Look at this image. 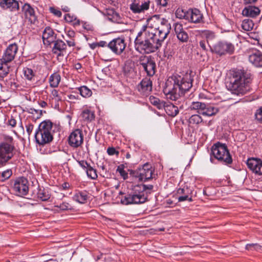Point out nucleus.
<instances>
[{
    "instance_id": "nucleus-59",
    "label": "nucleus",
    "mask_w": 262,
    "mask_h": 262,
    "mask_svg": "<svg viewBox=\"0 0 262 262\" xmlns=\"http://www.w3.org/2000/svg\"><path fill=\"white\" fill-rule=\"evenodd\" d=\"M200 47L204 51H206L207 49L206 47L205 41L204 40H201L199 42Z\"/></svg>"
},
{
    "instance_id": "nucleus-42",
    "label": "nucleus",
    "mask_w": 262,
    "mask_h": 262,
    "mask_svg": "<svg viewBox=\"0 0 262 262\" xmlns=\"http://www.w3.org/2000/svg\"><path fill=\"white\" fill-rule=\"evenodd\" d=\"M110 13H108V14L110 15V16L108 17V19L113 22H118V20L119 19L118 14L114 12L113 10H110Z\"/></svg>"
},
{
    "instance_id": "nucleus-17",
    "label": "nucleus",
    "mask_w": 262,
    "mask_h": 262,
    "mask_svg": "<svg viewBox=\"0 0 262 262\" xmlns=\"http://www.w3.org/2000/svg\"><path fill=\"white\" fill-rule=\"evenodd\" d=\"M57 34L55 33L53 30L49 27H46L42 33V40L45 45L49 46L56 39Z\"/></svg>"
},
{
    "instance_id": "nucleus-6",
    "label": "nucleus",
    "mask_w": 262,
    "mask_h": 262,
    "mask_svg": "<svg viewBox=\"0 0 262 262\" xmlns=\"http://www.w3.org/2000/svg\"><path fill=\"white\" fill-rule=\"evenodd\" d=\"M211 153L214 157L225 164H230L232 159L225 144L217 142L211 147Z\"/></svg>"
},
{
    "instance_id": "nucleus-7",
    "label": "nucleus",
    "mask_w": 262,
    "mask_h": 262,
    "mask_svg": "<svg viewBox=\"0 0 262 262\" xmlns=\"http://www.w3.org/2000/svg\"><path fill=\"white\" fill-rule=\"evenodd\" d=\"M14 146L12 139L9 142L0 143V167L5 166L14 156Z\"/></svg>"
},
{
    "instance_id": "nucleus-54",
    "label": "nucleus",
    "mask_w": 262,
    "mask_h": 262,
    "mask_svg": "<svg viewBox=\"0 0 262 262\" xmlns=\"http://www.w3.org/2000/svg\"><path fill=\"white\" fill-rule=\"evenodd\" d=\"M82 21H80L79 19H78L77 17L75 18V19L73 20L71 24L75 27L77 28L78 26H79Z\"/></svg>"
},
{
    "instance_id": "nucleus-25",
    "label": "nucleus",
    "mask_w": 262,
    "mask_h": 262,
    "mask_svg": "<svg viewBox=\"0 0 262 262\" xmlns=\"http://www.w3.org/2000/svg\"><path fill=\"white\" fill-rule=\"evenodd\" d=\"M191 193V191L188 187L179 188L177 191L178 195H181L178 198L179 202H183L185 201H188L189 202L192 201L191 196H190V194Z\"/></svg>"
},
{
    "instance_id": "nucleus-57",
    "label": "nucleus",
    "mask_w": 262,
    "mask_h": 262,
    "mask_svg": "<svg viewBox=\"0 0 262 262\" xmlns=\"http://www.w3.org/2000/svg\"><path fill=\"white\" fill-rule=\"evenodd\" d=\"M8 123L9 125L11 126L12 127H14L16 125V121L15 119L11 118L9 120Z\"/></svg>"
},
{
    "instance_id": "nucleus-63",
    "label": "nucleus",
    "mask_w": 262,
    "mask_h": 262,
    "mask_svg": "<svg viewBox=\"0 0 262 262\" xmlns=\"http://www.w3.org/2000/svg\"><path fill=\"white\" fill-rule=\"evenodd\" d=\"M89 46L91 49L94 50L98 47V43L97 42H93L89 44Z\"/></svg>"
},
{
    "instance_id": "nucleus-4",
    "label": "nucleus",
    "mask_w": 262,
    "mask_h": 262,
    "mask_svg": "<svg viewBox=\"0 0 262 262\" xmlns=\"http://www.w3.org/2000/svg\"><path fill=\"white\" fill-rule=\"evenodd\" d=\"M153 187L152 185H137L133 192L121 199V202L124 205L144 203L147 201V191L152 190Z\"/></svg>"
},
{
    "instance_id": "nucleus-46",
    "label": "nucleus",
    "mask_w": 262,
    "mask_h": 262,
    "mask_svg": "<svg viewBox=\"0 0 262 262\" xmlns=\"http://www.w3.org/2000/svg\"><path fill=\"white\" fill-rule=\"evenodd\" d=\"M76 17H77L75 16V15H74L73 14H71L70 13H68V14H65L64 18L65 21L67 23H71L72 21H73V20H74V19H75Z\"/></svg>"
},
{
    "instance_id": "nucleus-55",
    "label": "nucleus",
    "mask_w": 262,
    "mask_h": 262,
    "mask_svg": "<svg viewBox=\"0 0 262 262\" xmlns=\"http://www.w3.org/2000/svg\"><path fill=\"white\" fill-rule=\"evenodd\" d=\"M167 0H156L157 5L162 7H166L167 5Z\"/></svg>"
},
{
    "instance_id": "nucleus-20",
    "label": "nucleus",
    "mask_w": 262,
    "mask_h": 262,
    "mask_svg": "<svg viewBox=\"0 0 262 262\" xmlns=\"http://www.w3.org/2000/svg\"><path fill=\"white\" fill-rule=\"evenodd\" d=\"M203 15L201 11L196 8L187 11V19L193 23H200L203 21Z\"/></svg>"
},
{
    "instance_id": "nucleus-11",
    "label": "nucleus",
    "mask_w": 262,
    "mask_h": 262,
    "mask_svg": "<svg viewBox=\"0 0 262 262\" xmlns=\"http://www.w3.org/2000/svg\"><path fill=\"white\" fill-rule=\"evenodd\" d=\"M83 142L82 131L76 129L72 132L68 138L69 144L72 147L77 148L81 145Z\"/></svg>"
},
{
    "instance_id": "nucleus-8",
    "label": "nucleus",
    "mask_w": 262,
    "mask_h": 262,
    "mask_svg": "<svg viewBox=\"0 0 262 262\" xmlns=\"http://www.w3.org/2000/svg\"><path fill=\"white\" fill-rule=\"evenodd\" d=\"M211 52L220 56L226 54L232 55L235 51L234 45L226 41H220L212 46L209 45Z\"/></svg>"
},
{
    "instance_id": "nucleus-16",
    "label": "nucleus",
    "mask_w": 262,
    "mask_h": 262,
    "mask_svg": "<svg viewBox=\"0 0 262 262\" xmlns=\"http://www.w3.org/2000/svg\"><path fill=\"white\" fill-rule=\"evenodd\" d=\"M248 167L255 173L262 175V160L258 158H249L247 161Z\"/></svg>"
},
{
    "instance_id": "nucleus-22",
    "label": "nucleus",
    "mask_w": 262,
    "mask_h": 262,
    "mask_svg": "<svg viewBox=\"0 0 262 262\" xmlns=\"http://www.w3.org/2000/svg\"><path fill=\"white\" fill-rule=\"evenodd\" d=\"M0 7L4 10H9L10 11H15L19 10L18 2L16 0H1Z\"/></svg>"
},
{
    "instance_id": "nucleus-35",
    "label": "nucleus",
    "mask_w": 262,
    "mask_h": 262,
    "mask_svg": "<svg viewBox=\"0 0 262 262\" xmlns=\"http://www.w3.org/2000/svg\"><path fill=\"white\" fill-rule=\"evenodd\" d=\"M82 118L85 121H92L94 118V114L91 111L86 109L84 110L81 114Z\"/></svg>"
},
{
    "instance_id": "nucleus-60",
    "label": "nucleus",
    "mask_w": 262,
    "mask_h": 262,
    "mask_svg": "<svg viewBox=\"0 0 262 262\" xmlns=\"http://www.w3.org/2000/svg\"><path fill=\"white\" fill-rule=\"evenodd\" d=\"M98 43V47H107V45L108 43L105 41H100V42H97Z\"/></svg>"
},
{
    "instance_id": "nucleus-12",
    "label": "nucleus",
    "mask_w": 262,
    "mask_h": 262,
    "mask_svg": "<svg viewBox=\"0 0 262 262\" xmlns=\"http://www.w3.org/2000/svg\"><path fill=\"white\" fill-rule=\"evenodd\" d=\"M107 47L113 53L120 55L124 50L126 47V43L124 38L118 37L113 39L108 43Z\"/></svg>"
},
{
    "instance_id": "nucleus-23",
    "label": "nucleus",
    "mask_w": 262,
    "mask_h": 262,
    "mask_svg": "<svg viewBox=\"0 0 262 262\" xmlns=\"http://www.w3.org/2000/svg\"><path fill=\"white\" fill-rule=\"evenodd\" d=\"M249 61L257 67H262V53L258 50H255L249 56Z\"/></svg>"
},
{
    "instance_id": "nucleus-47",
    "label": "nucleus",
    "mask_w": 262,
    "mask_h": 262,
    "mask_svg": "<svg viewBox=\"0 0 262 262\" xmlns=\"http://www.w3.org/2000/svg\"><path fill=\"white\" fill-rule=\"evenodd\" d=\"M255 117L258 122L262 123V107L259 108L256 111Z\"/></svg>"
},
{
    "instance_id": "nucleus-32",
    "label": "nucleus",
    "mask_w": 262,
    "mask_h": 262,
    "mask_svg": "<svg viewBox=\"0 0 262 262\" xmlns=\"http://www.w3.org/2000/svg\"><path fill=\"white\" fill-rule=\"evenodd\" d=\"M81 96L84 98H89L92 95V92L88 87L85 85L76 88Z\"/></svg>"
},
{
    "instance_id": "nucleus-53",
    "label": "nucleus",
    "mask_w": 262,
    "mask_h": 262,
    "mask_svg": "<svg viewBox=\"0 0 262 262\" xmlns=\"http://www.w3.org/2000/svg\"><path fill=\"white\" fill-rule=\"evenodd\" d=\"M34 125L31 123H29L26 125V130L29 136L31 134Z\"/></svg>"
},
{
    "instance_id": "nucleus-9",
    "label": "nucleus",
    "mask_w": 262,
    "mask_h": 262,
    "mask_svg": "<svg viewBox=\"0 0 262 262\" xmlns=\"http://www.w3.org/2000/svg\"><path fill=\"white\" fill-rule=\"evenodd\" d=\"M153 170L148 164H145L142 167L135 170H130V174L133 177L138 178L140 181H147L152 178Z\"/></svg>"
},
{
    "instance_id": "nucleus-18",
    "label": "nucleus",
    "mask_w": 262,
    "mask_h": 262,
    "mask_svg": "<svg viewBox=\"0 0 262 262\" xmlns=\"http://www.w3.org/2000/svg\"><path fill=\"white\" fill-rule=\"evenodd\" d=\"M52 43L54 46L52 48V52L58 56H64L67 54V45L65 42L60 39H56L55 42Z\"/></svg>"
},
{
    "instance_id": "nucleus-24",
    "label": "nucleus",
    "mask_w": 262,
    "mask_h": 262,
    "mask_svg": "<svg viewBox=\"0 0 262 262\" xmlns=\"http://www.w3.org/2000/svg\"><path fill=\"white\" fill-rule=\"evenodd\" d=\"M138 90L145 95L148 94L152 90V82L148 78L143 79L138 85Z\"/></svg>"
},
{
    "instance_id": "nucleus-39",
    "label": "nucleus",
    "mask_w": 262,
    "mask_h": 262,
    "mask_svg": "<svg viewBox=\"0 0 262 262\" xmlns=\"http://www.w3.org/2000/svg\"><path fill=\"white\" fill-rule=\"evenodd\" d=\"M149 100L151 103L155 106H156L159 109H161L164 105L163 102H161L159 98H156L154 96H150Z\"/></svg>"
},
{
    "instance_id": "nucleus-41",
    "label": "nucleus",
    "mask_w": 262,
    "mask_h": 262,
    "mask_svg": "<svg viewBox=\"0 0 262 262\" xmlns=\"http://www.w3.org/2000/svg\"><path fill=\"white\" fill-rule=\"evenodd\" d=\"M8 62H4V64L0 70V77H4L6 76L9 72L10 68L7 65Z\"/></svg>"
},
{
    "instance_id": "nucleus-31",
    "label": "nucleus",
    "mask_w": 262,
    "mask_h": 262,
    "mask_svg": "<svg viewBox=\"0 0 262 262\" xmlns=\"http://www.w3.org/2000/svg\"><path fill=\"white\" fill-rule=\"evenodd\" d=\"M37 198L42 201H48L51 196L47 189L39 188L37 193Z\"/></svg>"
},
{
    "instance_id": "nucleus-28",
    "label": "nucleus",
    "mask_w": 262,
    "mask_h": 262,
    "mask_svg": "<svg viewBox=\"0 0 262 262\" xmlns=\"http://www.w3.org/2000/svg\"><path fill=\"white\" fill-rule=\"evenodd\" d=\"M88 199V192L86 191H79L75 194L73 199L80 203H85Z\"/></svg>"
},
{
    "instance_id": "nucleus-64",
    "label": "nucleus",
    "mask_w": 262,
    "mask_h": 262,
    "mask_svg": "<svg viewBox=\"0 0 262 262\" xmlns=\"http://www.w3.org/2000/svg\"><path fill=\"white\" fill-rule=\"evenodd\" d=\"M70 187V184L68 183H64L62 184V187L63 189H66Z\"/></svg>"
},
{
    "instance_id": "nucleus-61",
    "label": "nucleus",
    "mask_w": 262,
    "mask_h": 262,
    "mask_svg": "<svg viewBox=\"0 0 262 262\" xmlns=\"http://www.w3.org/2000/svg\"><path fill=\"white\" fill-rule=\"evenodd\" d=\"M257 0H243V3L245 5L252 4L255 3Z\"/></svg>"
},
{
    "instance_id": "nucleus-36",
    "label": "nucleus",
    "mask_w": 262,
    "mask_h": 262,
    "mask_svg": "<svg viewBox=\"0 0 262 262\" xmlns=\"http://www.w3.org/2000/svg\"><path fill=\"white\" fill-rule=\"evenodd\" d=\"M202 35L207 39L209 44V41L213 39L215 37V33L210 30H204L202 31Z\"/></svg>"
},
{
    "instance_id": "nucleus-38",
    "label": "nucleus",
    "mask_w": 262,
    "mask_h": 262,
    "mask_svg": "<svg viewBox=\"0 0 262 262\" xmlns=\"http://www.w3.org/2000/svg\"><path fill=\"white\" fill-rule=\"evenodd\" d=\"M87 176L91 179L95 180L97 178V171L91 165L85 171Z\"/></svg>"
},
{
    "instance_id": "nucleus-44",
    "label": "nucleus",
    "mask_w": 262,
    "mask_h": 262,
    "mask_svg": "<svg viewBox=\"0 0 262 262\" xmlns=\"http://www.w3.org/2000/svg\"><path fill=\"white\" fill-rule=\"evenodd\" d=\"M12 172L10 169H7L3 171L1 175V180L2 181H4L6 180L9 179L12 175Z\"/></svg>"
},
{
    "instance_id": "nucleus-52",
    "label": "nucleus",
    "mask_w": 262,
    "mask_h": 262,
    "mask_svg": "<svg viewBox=\"0 0 262 262\" xmlns=\"http://www.w3.org/2000/svg\"><path fill=\"white\" fill-rule=\"evenodd\" d=\"M117 171L120 173V175L123 178L124 180L127 178L128 173L123 168L118 167Z\"/></svg>"
},
{
    "instance_id": "nucleus-29",
    "label": "nucleus",
    "mask_w": 262,
    "mask_h": 262,
    "mask_svg": "<svg viewBox=\"0 0 262 262\" xmlns=\"http://www.w3.org/2000/svg\"><path fill=\"white\" fill-rule=\"evenodd\" d=\"M61 80V77L58 73H54L49 78L50 85L52 88H56L58 86Z\"/></svg>"
},
{
    "instance_id": "nucleus-43",
    "label": "nucleus",
    "mask_w": 262,
    "mask_h": 262,
    "mask_svg": "<svg viewBox=\"0 0 262 262\" xmlns=\"http://www.w3.org/2000/svg\"><path fill=\"white\" fill-rule=\"evenodd\" d=\"M176 16L177 18L182 19V18H185L187 19V12L186 13L184 12V11L181 9L178 8L177 9L176 11Z\"/></svg>"
},
{
    "instance_id": "nucleus-1",
    "label": "nucleus",
    "mask_w": 262,
    "mask_h": 262,
    "mask_svg": "<svg viewBox=\"0 0 262 262\" xmlns=\"http://www.w3.org/2000/svg\"><path fill=\"white\" fill-rule=\"evenodd\" d=\"M159 25L157 28L143 25L135 38V49L141 54H149L157 51L162 46L171 29L170 24L164 18L157 15Z\"/></svg>"
},
{
    "instance_id": "nucleus-30",
    "label": "nucleus",
    "mask_w": 262,
    "mask_h": 262,
    "mask_svg": "<svg viewBox=\"0 0 262 262\" xmlns=\"http://www.w3.org/2000/svg\"><path fill=\"white\" fill-rule=\"evenodd\" d=\"M166 113L170 116H176L179 113L178 107L173 104H169L164 105Z\"/></svg>"
},
{
    "instance_id": "nucleus-58",
    "label": "nucleus",
    "mask_w": 262,
    "mask_h": 262,
    "mask_svg": "<svg viewBox=\"0 0 262 262\" xmlns=\"http://www.w3.org/2000/svg\"><path fill=\"white\" fill-rule=\"evenodd\" d=\"M67 42L69 47H74L76 45L75 41L73 38L69 40H67Z\"/></svg>"
},
{
    "instance_id": "nucleus-37",
    "label": "nucleus",
    "mask_w": 262,
    "mask_h": 262,
    "mask_svg": "<svg viewBox=\"0 0 262 262\" xmlns=\"http://www.w3.org/2000/svg\"><path fill=\"white\" fill-rule=\"evenodd\" d=\"M24 74L25 78L28 80H34L35 73L31 69L28 68H25L24 69Z\"/></svg>"
},
{
    "instance_id": "nucleus-5",
    "label": "nucleus",
    "mask_w": 262,
    "mask_h": 262,
    "mask_svg": "<svg viewBox=\"0 0 262 262\" xmlns=\"http://www.w3.org/2000/svg\"><path fill=\"white\" fill-rule=\"evenodd\" d=\"M53 123L49 120L40 123L35 134L36 142L39 145H45L51 142L53 139Z\"/></svg>"
},
{
    "instance_id": "nucleus-56",
    "label": "nucleus",
    "mask_w": 262,
    "mask_h": 262,
    "mask_svg": "<svg viewBox=\"0 0 262 262\" xmlns=\"http://www.w3.org/2000/svg\"><path fill=\"white\" fill-rule=\"evenodd\" d=\"M67 35L71 38H73L75 36V32L73 30H70L67 31Z\"/></svg>"
},
{
    "instance_id": "nucleus-13",
    "label": "nucleus",
    "mask_w": 262,
    "mask_h": 262,
    "mask_svg": "<svg viewBox=\"0 0 262 262\" xmlns=\"http://www.w3.org/2000/svg\"><path fill=\"white\" fill-rule=\"evenodd\" d=\"M140 64L142 66L147 75L149 76H153L156 72V63L150 56L141 57Z\"/></svg>"
},
{
    "instance_id": "nucleus-3",
    "label": "nucleus",
    "mask_w": 262,
    "mask_h": 262,
    "mask_svg": "<svg viewBox=\"0 0 262 262\" xmlns=\"http://www.w3.org/2000/svg\"><path fill=\"white\" fill-rule=\"evenodd\" d=\"M173 83L169 85L167 83L166 87L164 89V93L168 99L176 101L181 98L192 87V80L190 74L185 75H175L172 77Z\"/></svg>"
},
{
    "instance_id": "nucleus-26",
    "label": "nucleus",
    "mask_w": 262,
    "mask_h": 262,
    "mask_svg": "<svg viewBox=\"0 0 262 262\" xmlns=\"http://www.w3.org/2000/svg\"><path fill=\"white\" fill-rule=\"evenodd\" d=\"M259 9L255 6H248L244 8L242 11V14L244 16L255 17L259 14Z\"/></svg>"
},
{
    "instance_id": "nucleus-40",
    "label": "nucleus",
    "mask_w": 262,
    "mask_h": 262,
    "mask_svg": "<svg viewBox=\"0 0 262 262\" xmlns=\"http://www.w3.org/2000/svg\"><path fill=\"white\" fill-rule=\"evenodd\" d=\"M203 121V119L199 115H193L189 119V122L192 124H199Z\"/></svg>"
},
{
    "instance_id": "nucleus-50",
    "label": "nucleus",
    "mask_w": 262,
    "mask_h": 262,
    "mask_svg": "<svg viewBox=\"0 0 262 262\" xmlns=\"http://www.w3.org/2000/svg\"><path fill=\"white\" fill-rule=\"evenodd\" d=\"M79 165L85 170L90 166V165L85 160L77 161Z\"/></svg>"
},
{
    "instance_id": "nucleus-19",
    "label": "nucleus",
    "mask_w": 262,
    "mask_h": 262,
    "mask_svg": "<svg viewBox=\"0 0 262 262\" xmlns=\"http://www.w3.org/2000/svg\"><path fill=\"white\" fill-rule=\"evenodd\" d=\"M22 11L24 13L25 17L29 20L31 24H35L37 21V16L35 15L33 8L28 4L26 3L22 7Z\"/></svg>"
},
{
    "instance_id": "nucleus-62",
    "label": "nucleus",
    "mask_w": 262,
    "mask_h": 262,
    "mask_svg": "<svg viewBox=\"0 0 262 262\" xmlns=\"http://www.w3.org/2000/svg\"><path fill=\"white\" fill-rule=\"evenodd\" d=\"M81 25H82L83 29L87 30H89L90 29V26L89 25L86 24V23L82 21Z\"/></svg>"
},
{
    "instance_id": "nucleus-15",
    "label": "nucleus",
    "mask_w": 262,
    "mask_h": 262,
    "mask_svg": "<svg viewBox=\"0 0 262 262\" xmlns=\"http://www.w3.org/2000/svg\"><path fill=\"white\" fill-rule=\"evenodd\" d=\"M150 1L146 0L142 2L140 4L139 2L137 0H134L133 2L129 5V9L133 13L139 14L144 13L149 8Z\"/></svg>"
},
{
    "instance_id": "nucleus-33",
    "label": "nucleus",
    "mask_w": 262,
    "mask_h": 262,
    "mask_svg": "<svg viewBox=\"0 0 262 262\" xmlns=\"http://www.w3.org/2000/svg\"><path fill=\"white\" fill-rule=\"evenodd\" d=\"M204 107H206V104L199 101H193L191 103L190 108L191 110H196L201 114L202 113Z\"/></svg>"
},
{
    "instance_id": "nucleus-51",
    "label": "nucleus",
    "mask_w": 262,
    "mask_h": 262,
    "mask_svg": "<svg viewBox=\"0 0 262 262\" xmlns=\"http://www.w3.org/2000/svg\"><path fill=\"white\" fill-rule=\"evenodd\" d=\"M107 153L108 155L110 156H113L114 155H118L119 154V152L116 150V149L114 147H108L107 149Z\"/></svg>"
},
{
    "instance_id": "nucleus-14",
    "label": "nucleus",
    "mask_w": 262,
    "mask_h": 262,
    "mask_svg": "<svg viewBox=\"0 0 262 262\" xmlns=\"http://www.w3.org/2000/svg\"><path fill=\"white\" fill-rule=\"evenodd\" d=\"M18 46L16 43L10 44L6 48L2 58V61L4 62H10L12 61L17 52Z\"/></svg>"
},
{
    "instance_id": "nucleus-27",
    "label": "nucleus",
    "mask_w": 262,
    "mask_h": 262,
    "mask_svg": "<svg viewBox=\"0 0 262 262\" xmlns=\"http://www.w3.org/2000/svg\"><path fill=\"white\" fill-rule=\"evenodd\" d=\"M219 111L218 107L206 104V107H204L201 114L205 116L211 117L215 115Z\"/></svg>"
},
{
    "instance_id": "nucleus-49",
    "label": "nucleus",
    "mask_w": 262,
    "mask_h": 262,
    "mask_svg": "<svg viewBox=\"0 0 262 262\" xmlns=\"http://www.w3.org/2000/svg\"><path fill=\"white\" fill-rule=\"evenodd\" d=\"M55 207L60 208L62 210H66L69 209L71 206L70 204L66 202H63L62 204H60L59 205H57Z\"/></svg>"
},
{
    "instance_id": "nucleus-2",
    "label": "nucleus",
    "mask_w": 262,
    "mask_h": 262,
    "mask_svg": "<svg viewBox=\"0 0 262 262\" xmlns=\"http://www.w3.org/2000/svg\"><path fill=\"white\" fill-rule=\"evenodd\" d=\"M226 86L231 92L237 96H243L250 91L251 74L244 70L236 69L231 71Z\"/></svg>"
},
{
    "instance_id": "nucleus-21",
    "label": "nucleus",
    "mask_w": 262,
    "mask_h": 262,
    "mask_svg": "<svg viewBox=\"0 0 262 262\" xmlns=\"http://www.w3.org/2000/svg\"><path fill=\"white\" fill-rule=\"evenodd\" d=\"M174 30L178 39L182 42L188 41L189 36L187 33L184 30L181 24L175 23Z\"/></svg>"
},
{
    "instance_id": "nucleus-45",
    "label": "nucleus",
    "mask_w": 262,
    "mask_h": 262,
    "mask_svg": "<svg viewBox=\"0 0 262 262\" xmlns=\"http://www.w3.org/2000/svg\"><path fill=\"white\" fill-rule=\"evenodd\" d=\"M51 94L53 96V99H54L55 101L58 102L61 100V97L59 95L58 92L57 90H52L51 91Z\"/></svg>"
},
{
    "instance_id": "nucleus-48",
    "label": "nucleus",
    "mask_w": 262,
    "mask_h": 262,
    "mask_svg": "<svg viewBox=\"0 0 262 262\" xmlns=\"http://www.w3.org/2000/svg\"><path fill=\"white\" fill-rule=\"evenodd\" d=\"M50 11L51 13H53L56 16L58 17H60L61 16V12L57 9H56L54 7H50Z\"/></svg>"
},
{
    "instance_id": "nucleus-10",
    "label": "nucleus",
    "mask_w": 262,
    "mask_h": 262,
    "mask_svg": "<svg viewBox=\"0 0 262 262\" xmlns=\"http://www.w3.org/2000/svg\"><path fill=\"white\" fill-rule=\"evenodd\" d=\"M28 183L27 180L24 177L17 179L13 187L15 194L18 196L26 195L29 190Z\"/></svg>"
},
{
    "instance_id": "nucleus-34",
    "label": "nucleus",
    "mask_w": 262,
    "mask_h": 262,
    "mask_svg": "<svg viewBox=\"0 0 262 262\" xmlns=\"http://www.w3.org/2000/svg\"><path fill=\"white\" fill-rule=\"evenodd\" d=\"M254 24L253 21L250 19H244L242 24V28L245 31H250L253 28Z\"/></svg>"
}]
</instances>
